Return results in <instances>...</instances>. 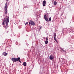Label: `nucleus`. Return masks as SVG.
<instances>
[{
	"label": "nucleus",
	"mask_w": 74,
	"mask_h": 74,
	"mask_svg": "<svg viewBox=\"0 0 74 74\" xmlns=\"http://www.w3.org/2000/svg\"><path fill=\"white\" fill-rule=\"evenodd\" d=\"M41 28H42V27H40V29H41Z\"/></svg>",
	"instance_id": "obj_22"
},
{
	"label": "nucleus",
	"mask_w": 74,
	"mask_h": 74,
	"mask_svg": "<svg viewBox=\"0 0 74 74\" xmlns=\"http://www.w3.org/2000/svg\"><path fill=\"white\" fill-rule=\"evenodd\" d=\"M18 42H16V45H18Z\"/></svg>",
	"instance_id": "obj_20"
},
{
	"label": "nucleus",
	"mask_w": 74,
	"mask_h": 74,
	"mask_svg": "<svg viewBox=\"0 0 74 74\" xmlns=\"http://www.w3.org/2000/svg\"><path fill=\"white\" fill-rule=\"evenodd\" d=\"M23 65L24 66H26V62H24L23 63Z\"/></svg>",
	"instance_id": "obj_12"
},
{
	"label": "nucleus",
	"mask_w": 74,
	"mask_h": 74,
	"mask_svg": "<svg viewBox=\"0 0 74 74\" xmlns=\"http://www.w3.org/2000/svg\"><path fill=\"white\" fill-rule=\"evenodd\" d=\"M9 22V17H8L7 18H5L3 21L2 25H4L6 23V25L4 27V28L7 29L8 28V23Z\"/></svg>",
	"instance_id": "obj_1"
},
{
	"label": "nucleus",
	"mask_w": 74,
	"mask_h": 74,
	"mask_svg": "<svg viewBox=\"0 0 74 74\" xmlns=\"http://www.w3.org/2000/svg\"><path fill=\"white\" fill-rule=\"evenodd\" d=\"M45 44H47L48 42V41L47 40H46L45 42Z\"/></svg>",
	"instance_id": "obj_13"
},
{
	"label": "nucleus",
	"mask_w": 74,
	"mask_h": 74,
	"mask_svg": "<svg viewBox=\"0 0 74 74\" xmlns=\"http://www.w3.org/2000/svg\"><path fill=\"white\" fill-rule=\"evenodd\" d=\"M45 21H47V22H48L49 21V20H48V18H45Z\"/></svg>",
	"instance_id": "obj_14"
},
{
	"label": "nucleus",
	"mask_w": 74,
	"mask_h": 74,
	"mask_svg": "<svg viewBox=\"0 0 74 74\" xmlns=\"http://www.w3.org/2000/svg\"><path fill=\"white\" fill-rule=\"evenodd\" d=\"M45 4H43V7H45Z\"/></svg>",
	"instance_id": "obj_19"
},
{
	"label": "nucleus",
	"mask_w": 74,
	"mask_h": 74,
	"mask_svg": "<svg viewBox=\"0 0 74 74\" xmlns=\"http://www.w3.org/2000/svg\"><path fill=\"white\" fill-rule=\"evenodd\" d=\"M28 45H27V46H28Z\"/></svg>",
	"instance_id": "obj_26"
},
{
	"label": "nucleus",
	"mask_w": 74,
	"mask_h": 74,
	"mask_svg": "<svg viewBox=\"0 0 74 74\" xmlns=\"http://www.w3.org/2000/svg\"><path fill=\"white\" fill-rule=\"evenodd\" d=\"M56 33H54V35H53V36H54V40L55 41L56 40Z\"/></svg>",
	"instance_id": "obj_7"
},
{
	"label": "nucleus",
	"mask_w": 74,
	"mask_h": 74,
	"mask_svg": "<svg viewBox=\"0 0 74 74\" xmlns=\"http://www.w3.org/2000/svg\"><path fill=\"white\" fill-rule=\"evenodd\" d=\"M31 25V26L32 25H33V26H34V25H35V23H34V22H33V21L30 20V22H29V25Z\"/></svg>",
	"instance_id": "obj_4"
},
{
	"label": "nucleus",
	"mask_w": 74,
	"mask_h": 74,
	"mask_svg": "<svg viewBox=\"0 0 74 74\" xmlns=\"http://www.w3.org/2000/svg\"><path fill=\"white\" fill-rule=\"evenodd\" d=\"M28 23H29V22H27V23H25V25H27V24H28Z\"/></svg>",
	"instance_id": "obj_18"
},
{
	"label": "nucleus",
	"mask_w": 74,
	"mask_h": 74,
	"mask_svg": "<svg viewBox=\"0 0 74 74\" xmlns=\"http://www.w3.org/2000/svg\"><path fill=\"white\" fill-rule=\"evenodd\" d=\"M11 60L13 62H18V60H19V58H11Z\"/></svg>",
	"instance_id": "obj_3"
},
{
	"label": "nucleus",
	"mask_w": 74,
	"mask_h": 74,
	"mask_svg": "<svg viewBox=\"0 0 74 74\" xmlns=\"http://www.w3.org/2000/svg\"><path fill=\"white\" fill-rule=\"evenodd\" d=\"M14 36H16V34H14Z\"/></svg>",
	"instance_id": "obj_24"
},
{
	"label": "nucleus",
	"mask_w": 74,
	"mask_h": 74,
	"mask_svg": "<svg viewBox=\"0 0 74 74\" xmlns=\"http://www.w3.org/2000/svg\"><path fill=\"white\" fill-rule=\"evenodd\" d=\"M60 49H61V50H60V51L61 52H66V51H64V50H63V49L62 48L60 47Z\"/></svg>",
	"instance_id": "obj_9"
},
{
	"label": "nucleus",
	"mask_w": 74,
	"mask_h": 74,
	"mask_svg": "<svg viewBox=\"0 0 74 74\" xmlns=\"http://www.w3.org/2000/svg\"><path fill=\"white\" fill-rule=\"evenodd\" d=\"M8 55V53H6L5 52H4L3 53V55H4V56H7Z\"/></svg>",
	"instance_id": "obj_8"
},
{
	"label": "nucleus",
	"mask_w": 74,
	"mask_h": 74,
	"mask_svg": "<svg viewBox=\"0 0 74 74\" xmlns=\"http://www.w3.org/2000/svg\"><path fill=\"white\" fill-rule=\"evenodd\" d=\"M18 61H19L20 63H21L22 62H21V59H20V58H19V57L18 58Z\"/></svg>",
	"instance_id": "obj_11"
},
{
	"label": "nucleus",
	"mask_w": 74,
	"mask_h": 74,
	"mask_svg": "<svg viewBox=\"0 0 74 74\" xmlns=\"http://www.w3.org/2000/svg\"><path fill=\"white\" fill-rule=\"evenodd\" d=\"M57 4V2H56V1H54L53 2V5H56Z\"/></svg>",
	"instance_id": "obj_10"
},
{
	"label": "nucleus",
	"mask_w": 74,
	"mask_h": 74,
	"mask_svg": "<svg viewBox=\"0 0 74 74\" xmlns=\"http://www.w3.org/2000/svg\"><path fill=\"white\" fill-rule=\"evenodd\" d=\"M68 32L69 33H73V32H74V30L71 28H69L68 29Z\"/></svg>",
	"instance_id": "obj_5"
},
{
	"label": "nucleus",
	"mask_w": 74,
	"mask_h": 74,
	"mask_svg": "<svg viewBox=\"0 0 74 74\" xmlns=\"http://www.w3.org/2000/svg\"><path fill=\"white\" fill-rule=\"evenodd\" d=\"M44 16L45 19V18H47V16L45 15H44Z\"/></svg>",
	"instance_id": "obj_16"
},
{
	"label": "nucleus",
	"mask_w": 74,
	"mask_h": 74,
	"mask_svg": "<svg viewBox=\"0 0 74 74\" xmlns=\"http://www.w3.org/2000/svg\"><path fill=\"white\" fill-rule=\"evenodd\" d=\"M51 17H50L49 18V21H51Z\"/></svg>",
	"instance_id": "obj_17"
},
{
	"label": "nucleus",
	"mask_w": 74,
	"mask_h": 74,
	"mask_svg": "<svg viewBox=\"0 0 74 74\" xmlns=\"http://www.w3.org/2000/svg\"><path fill=\"white\" fill-rule=\"evenodd\" d=\"M46 41H48V39L47 38H46Z\"/></svg>",
	"instance_id": "obj_21"
},
{
	"label": "nucleus",
	"mask_w": 74,
	"mask_h": 74,
	"mask_svg": "<svg viewBox=\"0 0 74 74\" xmlns=\"http://www.w3.org/2000/svg\"><path fill=\"white\" fill-rule=\"evenodd\" d=\"M18 36H19V35H18Z\"/></svg>",
	"instance_id": "obj_27"
},
{
	"label": "nucleus",
	"mask_w": 74,
	"mask_h": 74,
	"mask_svg": "<svg viewBox=\"0 0 74 74\" xmlns=\"http://www.w3.org/2000/svg\"><path fill=\"white\" fill-rule=\"evenodd\" d=\"M55 41L56 42H58V41H57V40H56Z\"/></svg>",
	"instance_id": "obj_23"
},
{
	"label": "nucleus",
	"mask_w": 74,
	"mask_h": 74,
	"mask_svg": "<svg viewBox=\"0 0 74 74\" xmlns=\"http://www.w3.org/2000/svg\"><path fill=\"white\" fill-rule=\"evenodd\" d=\"M54 59V56H53L51 55L49 56V59L50 60H53Z\"/></svg>",
	"instance_id": "obj_6"
},
{
	"label": "nucleus",
	"mask_w": 74,
	"mask_h": 74,
	"mask_svg": "<svg viewBox=\"0 0 74 74\" xmlns=\"http://www.w3.org/2000/svg\"><path fill=\"white\" fill-rule=\"evenodd\" d=\"M6 1H8V0H6Z\"/></svg>",
	"instance_id": "obj_25"
},
{
	"label": "nucleus",
	"mask_w": 74,
	"mask_h": 74,
	"mask_svg": "<svg viewBox=\"0 0 74 74\" xmlns=\"http://www.w3.org/2000/svg\"><path fill=\"white\" fill-rule=\"evenodd\" d=\"M7 3L6 2L5 5V14L6 15L7 14Z\"/></svg>",
	"instance_id": "obj_2"
},
{
	"label": "nucleus",
	"mask_w": 74,
	"mask_h": 74,
	"mask_svg": "<svg viewBox=\"0 0 74 74\" xmlns=\"http://www.w3.org/2000/svg\"><path fill=\"white\" fill-rule=\"evenodd\" d=\"M43 4H46V1H44L43 2Z\"/></svg>",
	"instance_id": "obj_15"
}]
</instances>
